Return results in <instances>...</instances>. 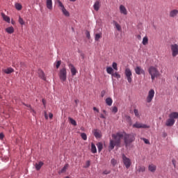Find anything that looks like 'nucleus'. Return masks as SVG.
<instances>
[{"mask_svg":"<svg viewBox=\"0 0 178 178\" xmlns=\"http://www.w3.org/2000/svg\"><path fill=\"white\" fill-rule=\"evenodd\" d=\"M111 137L113 140H110V149H113L115 147H119L123 137L126 147L130 145V144H131V143L136 140L134 134H127L124 132H118L115 134H113L111 135Z\"/></svg>","mask_w":178,"mask_h":178,"instance_id":"1","label":"nucleus"},{"mask_svg":"<svg viewBox=\"0 0 178 178\" xmlns=\"http://www.w3.org/2000/svg\"><path fill=\"white\" fill-rule=\"evenodd\" d=\"M149 74L151 76V79L152 81L155 80V79L161 76V73H159V70L154 66H150L148 68Z\"/></svg>","mask_w":178,"mask_h":178,"instance_id":"2","label":"nucleus"},{"mask_svg":"<svg viewBox=\"0 0 178 178\" xmlns=\"http://www.w3.org/2000/svg\"><path fill=\"white\" fill-rule=\"evenodd\" d=\"M58 77L61 83H65V81H66V80L67 79V71L66 68L63 67L60 70V72L58 73Z\"/></svg>","mask_w":178,"mask_h":178,"instance_id":"3","label":"nucleus"},{"mask_svg":"<svg viewBox=\"0 0 178 178\" xmlns=\"http://www.w3.org/2000/svg\"><path fill=\"white\" fill-rule=\"evenodd\" d=\"M56 3H58V6L60 8V10L63 12V15L67 17H69V16H70V13L69 11H67V10H66L62 1H60V0H56Z\"/></svg>","mask_w":178,"mask_h":178,"instance_id":"4","label":"nucleus"},{"mask_svg":"<svg viewBox=\"0 0 178 178\" xmlns=\"http://www.w3.org/2000/svg\"><path fill=\"white\" fill-rule=\"evenodd\" d=\"M122 163H124L125 168L127 169H129V168L131 166V160L129 157L126 156L124 154H122Z\"/></svg>","mask_w":178,"mask_h":178,"instance_id":"5","label":"nucleus"},{"mask_svg":"<svg viewBox=\"0 0 178 178\" xmlns=\"http://www.w3.org/2000/svg\"><path fill=\"white\" fill-rule=\"evenodd\" d=\"M124 75L127 77L128 83L131 84V82L133 81V73L131 72V70H130V68H126Z\"/></svg>","mask_w":178,"mask_h":178,"instance_id":"6","label":"nucleus"},{"mask_svg":"<svg viewBox=\"0 0 178 178\" xmlns=\"http://www.w3.org/2000/svg\"><path fill=\"white\" fill-rule=\"evenodd\" d=\"M154 97H155V90L154 89H151L147 94L146 102L147 104H149L152 102V100L154 99Z\"/></svg>","mask_w":178,"mask_h":178,"instance_id":"7","label":"nucleus"},{"mask_svg":"<svg viewBox=\"0 0 178 178\" xmlns=\"http://www.w3.org/2000/svg\"><path fill=\"white\" fill-rule=\"evenodd\" d=\"M171 51H172V56L173 58H176L178 55V44H172L170 45Z\"/></svg>","mask_w":178,"mask_h":178,"instance_id":"8","label":"nucleus"},{"mask_svg":"<svg viewBox=\"0 0 178 178\" xmlns=\"http://www.w3.org/2000/svg\"><path fill=\"white\" fill-rule=\"evenodd\" d=\"M132 127L134 129H149V126L139 122H136L135 124H134Z\"/></svg>","mask_w":178,"mask_h":178,"instance_id":"9","label":"nucleus"},{"mask_svg":"<svg viewBox=\"0 0 178 178\" xmlns=\"http://www.w3.org/2000/svg\"><path fill=\"white\" fill-rule=\"evenodd\" d=\"M69 69L72 73V76H76L77 74V70L74 67V65L72 63L68 64Z\"/></svg>","mask_w":178,"mask_h":178,"instance_id":"10","label":"nucleus"},{"mask_svg":"<svg viewBox=\"0 0 178 178\" xmlns=\"http://www.w3.org/2000/svg\"><path fill=\"white\" fill-rule=\"evenodd\" d=\"M92 133L96 138H101L102 133L99 129H93Z\"/></svg>","mask_w":178,"mask_h":178,"instance_id":"11","label":"nucleus"},{"mask_svg":"<svg viewBox=\"0 0 178 178\" xmlns=\"http://www.w3.org/2000/svg\"><path fill=\"white\" fill-rule=\"evenodd\" d=\"M135 72L138 74V75H140V74H145V71L141 68V67L140 66H137L136 68H135Z\"/></svg>","mask_w":178,"mask_h":178,"instance_id":"12","label":"nucleus"},{"mask_svg":"<svg viewBox=\"0 0 178 178\" xmlns=\"http://www.w3.org/2000/svg\"><path fill=\"white\" fill-rule=\"evenodd\" d=\"M175 122H176V120L170 118L169 119L167 120V121L165 122V126H167L168 127H172V126H173V124H175Z\"/></svg>","mask_w":178,"mask_h":178,"instance_id":"13","label":"nucleus"},{"mask_svg":"<svg viewBox=\"0 0 178 178\" xmlns=\"http://www.w3.org/2000/svg\"><path fill=\"white\" fill-rule=\"evenodd\" d=\"M120 13L124 16L127 15V8L123 5L120 6Z\"/></svg>","mask_w":178,"mask_h":178,"instance_id":"14","label":"nucleus"},{"mask_svg":"<svg viewBox=\"0 0 178 178\" xmlns=\"http://www.w3.org/2000/svg\"><path fill=\"white\" fill-rule=\"evenodd\" d=\"M38 76L42 80H47V78L45 77V74L44 73V71L39 70H38Z\"/></svg>","mask_w":178,"mask_h":178,"instance_id":"15","label":"nucleus"},{"mask_svg":"<svg viewBox=\"0 0 178 178\" xmlns=\"http://www.w3.org/2000/svg\"><path fill=\"white\" fill-rule=\"evenodd\" d=\"M113 24L115 26V29L118 30V31H122V26L118 22L116 21H113Z\"/></svg>","mask_w":178,"mask_h":178,"instance_id":"16","label":"nucleus"},{"mask_svg":"<svg viewBox=\"0 0 178 178\" xmlns=\"http://www.w3.org/2000/svg\"><path fill=\"white\" fill-rule=\"evenodd\" d=\"M46 6L49 10H52V0L46 1Z\"/></svg>","mask_w":178,"mask_h":178,"instance_id":"17","label":"nucleus"},{"mask_svg":"<svg viewBox=\"0 0 178 178\" xmlns=\"http://www.w3.org/2000/svg\"><path fill=\"white\" fill-rule=\"evenodd\" d=\"M1 17H3V20L6 22L7 23H10V17H9L8 15H5V13H1Z\"/></svg>","mask_w":178,"mask_h":178,"instance_id":"18","label":"nucleus"},{"mask_svg":"<svg viewBox=\"0 0 178 178\" xmlns=\"http://www.w3.org/2000/svg\"><path fill=\"white\" fill-rule=\"evenodd\" d=\"M44 165V163L42 161H40L39 163H36L35 164V167L36 170H40V169H41V168H42V166Z\"/></svg>","mask_w":178,"mask_h":178,"instance_id":"19","label":"nucleus"},{"mask_svg":"<svg viewBox=\"0 0 178 178\" xmlns=\"http://www.w3.org/2000/svg\"><path fill=\"white\" fill-rule=\"evenodd\" d=\"M136 172H138V173H143L145 172V167L144 165H139L136 168Z\"/></svg>","mask_w":178,"mask_h":178,"instance_id":"20","label":"nucleus"},{"mask_svg":"<svg viewBox=\"0 0 178 178\" xmlns=\"http://www.w3.org/2000/svg\"><path fill=\"white\" fill-rule=\"evenodd\" d=\"M178 14L177 10H172L170 12V17H176Z\"/></svg>","mask_w":178,"mask_h":178,"instance_id":"21","label":"nucleus"},{"mask_svg":"<svg viewBox=\"0 0 178 178\" xmlns=\"http://www.w3.org/2000/svg\"><path fill=\"white\" fill-rule=\"evenodd\" d=\"M169 118H170L171 119H173L175 120V119H178V113L177 112H172L170 114Z\"/></svg>","mask_w":178,"mask_h":178,"instance_id":"22","label":"nucleus"},{"mask_svg":"<svg viewBox=\"0 0 178 178\" xmlns=\"http://www.w3.org/2000/svg\"><path fill=\"white\" fill-rule=\"evenodd\" d=\"M6 31L8 34H13L15 33V29H13V26H10L6 29Z\"/></svg>","mask_w":178,"mask_h":178,"instance_id":"23","label":"nucleus"},{"mask_svg":"<svg viewBox=\"0 0 178 178\" xmlns=\"http://www.w3.org/2000/svg\"><path fill=\"white\" fill-rule=\"evenodd\" d=\"M106 104L108 106H112V104H113V100L111 97H108L106 99Z\"/></svg>","mask_w":178,"mask_h":178,"instance_id":"24","label":"nucleus"},{"mask_svg":"<svg viewBox=\"0 0 178 178\" xmlns=\"http://www.w3.org/2000/svg\"><path fill=\"white\" fill-rule=\"evenodd\" d=\"M148 170H149V172H155V170H156V165H154V164H151L149 165L148 167Z\"/></svg>","mask_w":178,"mask_h":178,"instance_id":"25","label":"nucleus"},{"mask_svg":"<svg viewBox=\"0 0 178 178\" xmlns=\"http://www.w3.org/2000/svg\"><path fill=\"white\" fill-rule=\"evenodd\" d=\"M94 10H96V12H98L99 10V1H95V4L93 5Z\"/></svg>","mask_w":178,"mask_h":178,"instance_id":"26","label":"nucleus"},{"mask_svg":"<svg viewBox=\"0 0 178 178\" xmlns=\"http://www.w3.org/2000/svg\"><path fill=\"white\" fill-rule=\"evenodd\" d=\"M13 72H15V70H13V68L12 67L4 70V73H6V74H10V73H13Z\"/></svg>","mask_w":178,"mask_h":178,"instance_id":"27","label":"nucleus"},{"mask_svg":"<svg viewBox=\"0 0 178 178\" xmlns=\"http://www.w3.org/2000/svg\"><path fill=\"white\" fill-rule=\"evenodd\" d=\"M99 38H102V33H96L95 36V41H99Z\"/></svg>","mask_w":178,"mask_h":178,"instance_id":"28","label":"nucleus"},{"mask_svg":"<svg viewBox=\"0 0 178 178\" xmlns=\"http://www.w3.org/2000/svg\"><path fill=\"white\" fill-rule=\"evenodd\" d=\"M91 152L92 154H97V147H95L94 143H91Z\"/></svg>","mask_w":178,"mask_h":178,"instance_id":"29","label":"nucleus"},{"mask_svg":"<svg viewBox=\"0 0 178 178\" xmlns=\"http://www.w3.org/2000/svg\"><path fill=\"white\" fill-rule=\"evenodd\" d=\"M69 168V164H65L64 167L60 170L59 173H65L67 168Z\"/></svg>","mask_w":178,"mask_h":178,"instance_id":"30","label":"nucleus"},{"mask_svg":"<svg viewBox=\"0 0 178 178\" xmlns=\"http://www.w3.org/2000/svg\"><path fill=\"white\" fill-rule=\"evenodd\" d=\"M106 72L108 73V74H113V68H112L111 67H106Z\"/></svg>","mask_w":178,"mask_h":178,"instance_id":"31","label":"nucleus"},{"mask_svg":"<svg viewBox=\"0 0 178 178\" xmlns=\"http://www.w3.org/2000/svg\"><path fill=\"white\" fill-rule=\"evenodd\" d=\"M97 147L99 152H101V151H102V148H104V145L101 143H98L97 144Z\"/></svg>","mask_w":178,"mask_h":178,"instance_id":"32","label":"nucleus"},{"mask_svg":"<svg viewBox=\"0 0 178 178\" xmlns=\"http://www.w3.org/2000/svg\"><path fill=\"white\" fill-rule=\"evenodd\" d=\"M143 45H147L148 44V37L145 36L143 38V42H142Z\"/></svg>","mask_w":178,"mask_h":178,"instance_id":"33","label":"nucleus"},{"mask_svg":"<svg viewBox=\"0 0 178 178\" xmlns=\"http://www.w3.org/2000/svg\"><path fill=\"white\" fill-rule=\"evenodd\" d=\"M69 120H70L71 124H72L73 126H77V122L73 118H69Z\"/></svg>","mask_w":178,"mask_h":178,"instance_id":"34","label":"nucleus"},{"mask_svg":"<svg viewBox=\"0 0 178 178\" xmlns=\"http://www.w3.org/2000/svg\"><path fill=\"white\" fill-rule=\"evenodd\" d=\"M18 22H19V24H21V26H24V24H25V23H26V22H24V20L23 19V18H22V17H19Z\"/></svg>","mask_w":178,"mask_h":178,"instance_id":"35","label":"nucleus"},{"mask_svg":"<svg viewBox=\"0 0 178 178\" xmlns=\"http://www.w3.org/2000/svg\"><path fill=\"white\" fill-rule=\"evenodd\" d=\"M125 118H126L127 122L128 123H129L130 126H131V124H132V122H131V118L130 116H129V115H126Z\"/></svg>","mask_w":178,"mask_h":178,"instance_id":"36","label":"nucleus"},{"mask_svg":"<svg viewBox=\"0 0 178 178\" xmlns=\"http://www.w3.org/2000/svg\"><path fill=\"white\" fill-rule=\"evenodd\" d=\"M22 6H21L20 3H15V8L17 9V10H22Z\"/></svg>","mask_w":178,"mask_h":178,"instance_id":"37","label":"nucleus"},{"mask_svg":"<svg viewBox=\"0 0 178 178\" xmlns=\"http://www.w3.org/2000/svg\"><path fill=\"white\" fill-rule=\"evenodd\" d=\"M111 76H113V77H115V79H120L121 77L119 73L118 72H115V73L113 72Z\"/></svg>","mask_w":178,"mask_h":178,"instance_id":"38","label":"nucleus"},{"mask_svg":"<svg viewBox=\"0 0 178 178\" xmlns=\"http://www.w3.org/2000/svg\"><path fill=\"white\" fill-rule=\"evenodd\" d=\"M81 137L82 139H83L84 141H86L87 134H86V133L81 134Z\"/></svg>","mask_w":178,"mask_h":178,"instance_id":"39","label":"nucleus"},{"mask_svg":"<svg viewBox=\"0 0 178 178\" xmlns=\"http://www.w3.org/2000/svg\"><path fill=\"white\" fill-rule=\"evenodd\" d=\"M111 165H113V166H116V164L118 163V161L115 159H113L111 161Z\"/></svg>","mask_w":178,"mask_h":178,"instance_id":"40","label":"nucleus"},{"mask_svg":"<svg viewBox=\"0 0 178 178\" xmlns=\"http://www.w3.org/2000/svg\"><path fill=\"white\" fill-rule=\"evenodd\" d=\"M134 113L135 114V116H136L137 118L140 117V113H138V109H134Z\"/></svg>","mask_w":178,"mask_h":178,"instance_id":"41","label":"nucleus"},{"mask_svg":"<svg viewBox=\"0 0 178 178\" xmlns=\"http://www.w3.org/2000/svg\"><path fill=\"white\" fill-rule=\"evenodd\" d=\"M26 106H27L28 108H29V110L31 111V113H33V115H35V111H34V109H33V108H31V106H30V105H26Z\"/></svg>","mask_w":178,"mask_h":178,"instance_id":"42","label":"nucleus"},{"mask_svg":"<svg viewBox=\"0 0 178 178\" xmlns=\"http://www.w3.org/2000/svg\"><path fill=\"white\" fill-rule=\"evenodd\" d=\"M113 68L114 69V70H118V63H113Z\"/></svg>","mask_w":178,"mask_h":178,"instance_id":"43","label":"nucleus"},{"mask_svg":"<svg viewBox=\"0 0 178 178\" xmlns=\"http://www.w3.org/2000/svg\"><path fill=\"white\" fill-rule=\"evenodd\" d=\"M112 112L113 113H118V107L116 106L113 107Z\"/></svg>","mask_w":178,"mask_h":178,"instance_id":"44","label":"nucleus"},{"mask_svg":"<svg viewBox=\"0 0 178 178\" xmlns=\"http://www.w3.org/2000/svg\"><path fill=\"white\" fill-rule=\"evenodd\" d=\"M86 35L88 38V40H90V38H91V35H90V31H86Z\"/></svg>","mask_w":178,"mask_h":178,"instance_id":"45","label":"nucleus"},{"mask_svg":"<svg viewBox=\"0 0 178 178\" xmlns=\"http://www.w3.org/2000/svg\"><path fill=\"white\" fill-rule=\"evenodd\" d=\"M60 63H61L60 61H57L56 62V69H59V66H60Z\"/></svg>","mask_w":178,"mask_h":178,"instance_id":"46","label":"nucleus"},{"mask_svg":"<svg viewBox=\"0 0 178 178\" xmlns=\"http://www.w3.org/2000/svg\"><path fill=\"white\" fill-rule=\"evenodd\" d=\"M106 93V92H105V90H102L101 92V97L104 98V97H105V94Z\"/></svg>","mask_w":178,"mask_h":178,"instance_id":"47","label":"nucleus"},{"mask_svg":"<svg viewBox=\"0 0 178 178\" xmlns=\"http://www.w3.org/2000/svg\"><path fill=\"white\" fill-rule=\"evenodd\" d=\"M143 140L144 141L145 144H149V140H148L147 138H143Z\"/></svg>","mask_w":178,"mask_h":178,"instance_id":"48","label":"nucleus"},{"mask_svg":"<svg viewBox=\"0 0 178 178\" xmlns=\"http://www.w3.org/2000/svg\"><path fill=\"white\" fill-rule=\"evenodd\" d=\"M172 165H173L174 168H176V160L172 159Z\"/></svg>","mask_w":178,"mask_h":178,"instance_id":"49","label":"nucleus"},{"mask_svg":"<svg viewBox=\"0 0 178 178\" xmlns=\"http://www.w3.org/2000/svg\"><path fill=\"white\" fill-rule=\"evenodd\" d=\"M42 102L45 108V105H47V101H45V99H42Z\"/></svg>","mask_w":178,"mask_h":178,"instance_id":"50","label":"nucleus"},{"mask_svg":"<svg viewBox=\"0 0 178 178\" xmlns=\"http://www.w3.org/2000/svg\"><path fill=\"white\" fill-rule=\"evenodd\" d=\"M90 161H86V168H89V167H90Z\"/></svg>","mask_w":178,"mask_h":178,"instance_id":"51","label":"nucleus"},{"mask_svg":"<svg viewBox=\"0 0 178 178\" xmlns=\"http://www.w3.org/2000/svg\"><path fill=\"white\" fill-rule=\"evenodd\" d=\"M104 175H109V173H111V171H108V170H105L104 171Z\"/></svg>","mask_w":178,"mask_h":178,"instance_id":"52","label":"nucleus"},{"mask_svg":"<svg viewBox=\"0 0 178 178\" xmlns=\"http://www.w3.org/2000/svg\"><path fill=\"white\" fill-rule=\"evenodd\" d=\"M100 118H101V119H106V117H105V115H104V114H101Z\"/></svg>","mask_w":178,"mask_h":178,"instance_id":"53","label":"nucleus"},{"mask_svg":"<svg viewBox=\"0 0 178 178\" xmlns=\"http://www.w3.org/2000/svg\"><path fill=\"white\" fill-rule=\"evenodd\" d=\"M4 135L3 134H0V140H3Z\"/></svg>","mask_w":178,"mask_h":178,"instance_id":"54","label":"nucleus"},{"mask_svg":"<svg viewBox=\"0 0 178 178\" xmlns=\"http://www.w3.org/2000/svg\"><path fill=\"white\" fill-rule=\"evenodd\" d=\"M49 118H50V119H52V118H54V114H52L51 113H50L49 114Z\"/></svg>","mask_w":178,"mask_h":178,"instance_id":"55","label":"nucleus"},{"mask_svg":"<svg viewBox=\"0 0 178 178\" xmlns=\"http://www.w3.org/2000/svg\"><path fill=\"white\" fill-rule=\"evenodd\" d=\"M74 102H75L76 105L77 106L79 102H80V101L79 99H75Z\"/></svg>","mask_w":178,"mask_h":178,"instance_id":"56","label":"nucleus"},{"mask_svg":"<svg viewBox=\"0 0 178 178\" xmlns=\"http://www.w3.org/2000/svg\"><path fill=\"white\" fill-rule=\"evenodd\" d=\"M44 117L45 119L48 120V115L47 114V111H44Z\"/></svg>","mask_w":178,"mask_h":178,"instance_id":"57","label":"nucleus"},{"mask_svg":"<svg viewBox=\"0 0 178 178\" xmlns=\"http://www.w3.org/2000/svg\"><path fill=\"white\" fill-rule=\"evenodd\" d=\"M93 111H95L96 112H99V110H98L97 107H93Z\"/></svg>","mask_w":178,"mask_h":178,"instance_id":"58","label":"nucleus"},{"mask_svg":"<svg viewBox=\"0 0 178 178\" xmlns=\"http://www.w3.org/2000/svg\"><path fill=\"white\" fill-rule=\"evenodd\" d=\"M137 38L138 40H141V35H138Z\"/></svg>","mask_w":178,"mask_h":178,"instance_id":"59","label":"nucleus"},{"mask_svg":"<svg viewBox=\"0 0 178 178\" xmlns=\"http://www.w3.org/2000/svg\"><path fill=\"white\" fill-rule=\"evenodd\" d=\"M70 2H76V0H70Z\"/></svg>","mask_w":178,"mask_h":178,"instance_id":"60","label":"nucleus"},{"mask_svg":"<svg viewBox=\"0 0 178 178\" xmlns=\"http://www.w3.org/2000/svg\"><path fill=\"white\" fill-rule=\"evenodd\" d=\"M103 113H106V111L103 110Z\"/></svg>","mask_w":178,"mask_h":178,"instance_id":"61","label":"nucleus"},{"mask_svg":"<svg viewBox=\"0 0 178 178\" xmlns=\"http://www.w3.org/2000/svg\"><path fill=\"white\" fill-rule=\"evenodd\" d=\"M0 98H1V95H0Z\"/></svg>","mask_w":178,"mask_h":178,"instance_id":"62","label":"nucleus"}]
</instances>
